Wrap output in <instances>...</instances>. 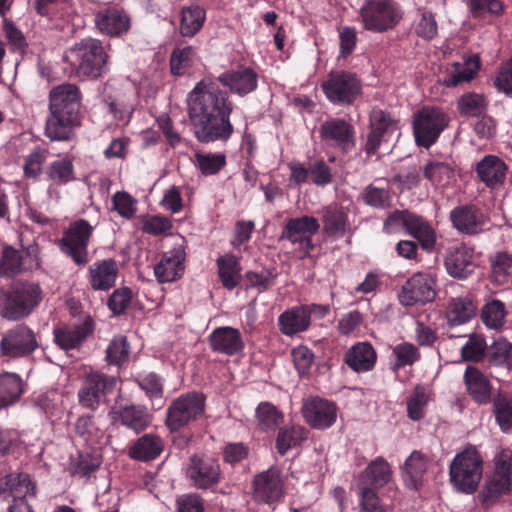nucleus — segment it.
<instances>
[{"instance_id": "a878e982", "label": "nucleus", "mask_w": 512, "mask_h": 512, "mask_svg": "<svg viewBox=\"0 0 512 512\" xmlns=\"http://www.w3.org/2000/svg\"><path fill=\"white\" fill-rule=\"evenodd\" d=\"M119 267L115 259L97 260L88 268L87 281L94 291H108L116 284Z\"/></svg>"}, {"instance_id": "bf43d9fd", "label": "nucleus", "mask_w": 512, "mask_h": 512, "mask_svg": "<svg viewBox=\"0 0 512 512\" xmlns=\"http://www.w3.org/2000/svg\"><path fill=\"white\" fill-rule=\"evenodd\" d=\"M309 180L316 186L325 187L333 182L332 168L323 160L309 163Z\"/></svg>"}, {"instance_id": "a211bd4d", "label": "nucleus", "mask_w": 512, "mask_h": 512, "mask_svg": "<svg viewBox=\"0 0 512 512\" xmlns=\"http://www.w3.org/2000/svg\"><path fill=\"white\" fill-rule=\"evenodd\" d=\"M96 28L109 37H121L131 28V18L128 12L117 3L101 6L95 13Z\"/></svg>"}, {"instance_id": "f3484780", "label": "nucleus", "mask_w": 512, "mask_h": 512, "mask_svg": "<svg viewBox=\"0 0 512 512\" xmlns=\"http://www.w3.org/2000/svg\"><path fill=\"white\" fill-rule=\"evenodd\" d=\"M319 135L328 147L342 153L350 152L356 145L354 126L343 118H331L324 121L319 128Z\"/></svg>"}, {"instance_id": "c03bdc74", "label": "nucleus", "mask_w": 512, "mask_h": 512, "mask_svg": "<svg viewBox=\"0 0 512 512\" xmlns=\"http://www.w3.org/2000/svg\"><path fill=\"white\" fill-rule=\"evenodd\" d=\"M206 11L199 5L185 6L180 13L179 32L183 37H193L204 25Z\"/></svg>"}, {"instance_id": "5701e85b", "label": "nucleus", "mask_w": 512, "mask_h": 512, "mask_svg": "<svg viewBox=\"0 0 512 512\" xmlns=\"http://www.w3.org/2000/svg\"><path fill=\"white\" fill-rule=\"evenodd\" d=\"M447 273L456 279H467L476 269L474 251L464 244L451 247L445 258Z\"/></svg>"}, {"instance_id": "8fccbe9b", "label": "nucleus", "mask_w": 512, "mask_h": 512, "mask_svg": "<svg viewBox=\"0 0 512 512\" xmlns=\"http://www.w3.org/2000/svg\"><path fill=\"white\" fill-rule=\"evenodd\" d=\"M257 425L264 432L275 431L283 422V413L270 402H261L256 408Z\"/></svg>"}, {"instance_id": "aec40b11", "label": "nucleus", "mask_w": 512, "mask_h": 512, "mask_svg": "<svg viewBox=\"0 0 512 512\" xmlns=\"http://www.w3.org/2000/svg\"><path fill=\"white\" fill-rule=\"evenodd\" d=\"M186 477L197 489L211 488L220 481V465L217 460L209 456L194 455L186 467Z\"/></svg>"}, {"instance_id": "774afa93", "label": "nucleus", "mask_w": 512, "mask_h": 512, "mask_svg": "<svg viewBox=\"0 0 512 512\" xmlns=\"http://www.w3.org/2000/svg\"><path fill=\"white\" fill-rule=\"evenodd\" d=\"M360 490L361 512H384L383 505L376 493L377 489L368 486H358Z\"/></svg>"}, {"instance_id": "9b49d317", "label": "nucleus", "mask_w": 512, "mask_h": 512, "mask_svg": "<svg viewBox=\"0 0 512 512\" xmlns=\"http://www.w3.org/2000/svg\"><path fill=\"white\" fill-rule=\"evenodd\" d=\"M326 98L335 105H350L361 93V82L348 71H332L321 83Z\"/></svg>"}, {"instance_id": "58836bf2", "label": "nucleus", "mask_w": 512, "mask_h": 512, "mask_svg": "<svg viewBox=\"0 0 512 512\" xmlns=\"http://www.w3.org/2000/svg\"><path fill=\"white\" fill-rule=\"evenodd\" d=\"M218 276L224 288L233 290L241 282V264L233 254H225L216 260Z\"/></svg>"}, {"instance_id": "37998d69", "label": "nucleus", "mask_w": 512, "mask_h": 512, "mask_svg": "<svg viewBox=\"0 0 512 512\" xmlns=\"http://www.w3.org/2000/svg\"><path fill=\"white\" fill-rule=\"evenodd\" d=\"M308 430L301 425H288L279 429L276 437V449L284 456L288 451L298 448L307 440Z\"/></svg>"}, {"instance_id": "c756f323", "label": "nucleus", "mask_w": 512, "mask_h": 512, "mask_svg": "<svg viewBox=\"0 0 512 512\" xmlns=\"http://www.w3.org/2000/svg\"><path fill=\"white\" fill-rule=\"evenodd\" d=\"M481 62L478 55L470 56L464 63L455 62L446 71L440 82L446 87H456L470 82L480 70Z\"/></svg>"}, {"instance_id": "09e8293b", "label": "nucleus", "mask_w": 512, "mask_h": 512, "mask_svg": "<svg viewBox=\"0 0 512 512\" xmlns=\"http://www.w3.org/2000/svg\"><path fill=\"white\" fill-rule=\"evenodd\" d=\"M491 280L498 285L507 284L512 277V254L496 252L490 256Z\"/></svg>"}, {"instance_id": "f8f14e48", "label": "nucleus", "mask_w": 512, "mask_h": 512, "mask_svg": "<svg viewBox=\"0 0 512 512\" xmlns=\"http://www.w3.org/2000/svg\"><path fill=\"white\" fill-rule=\"evenodd\" d=\"M369 131L363 150L366 154V160L377 155L382 143L390 141L391 137L399 130V121L391 116L390 113L373 108L369 114Z\"/></svg>"}, {"instance_id": "cd10ccee", "label": "nucleus", "mask_w": 512, "mask_h": 512, "mask_svg": "<svg viewBox=\"0 0 512 512\" xmlns=\"http://www.w3.org/2000/svg\"><path fill=\"white\" fill-rule=\"evenodd\" d=\"M37 348L35 334L24 324L8 330L0 342V352H33Z\"/></svg>"}, {"instance_id": "4d7b16f0", "label": "nucleus", "mask_w": 512, "mask_h": 512, "mask_svg": "<svg viewBox=\"0 0 512 512\" xmlns=\"http://www.w3.org/2000/svg\"><path fill=\"white\" fill-rule=\"evenodd\" d=\"M196 165L205 176L217 174L226 165V156L222 153H197Z\"/></svg>"}, {"instance_id": "7ed1b4c3", "label": "nucleus", "mask_w": 512, "mask_h": 512, "mask_svg": "<svg viewBox=\"0 0 512 512\" xmlns=\"http://www.w3.org/2000/svg\"><path fill=\"white\" fill-rule=\"evenodd\" d=\"M108 54L100 40L85 38L71 47L64 60L69 64L70 73L81 79H95L107 70Z\"/></svg>"}, {"instance_id": "de8ad7c7", "label": "nucleus", "mask_w": 512, "mask_h": 512, "mask_svg": "<svg viewBox=\"0 0 512 512\" xmlns=\"http://www.w3.org/2000/svg\"><path fill=\"white\" fill-rule=\"evenodd\" d=\"M507 314L506 305L499 299H492L481 308L480 318L487 328L500 330L506 323Z\"/></svg>"}, {"instance_id": "2f4dec72", "label": "nucleus", "mask_w": 512, "mask_h": 512, "mask_svg": "<svg viewBox=\"0 0 512 512\" xmlns=\"http://www.w3.org/2000/svg\"><path fill=\"white\" fill-rule=\"evenodd\" d=\"M405 232L413 237L424 251L428 253L434 251L437 234L430 222L423 216L413 212Z\"/></svg>"}, {"instance_id": "f03ea898", "label": "nucleus", "mask_w": 512, "mask_h": 512, "mask_svg": "<svg viewBox=\"0 0 512 512\" xmlns=\"http://www.w3.org/2000/svg\"><path fill=\"white\" fill-rule=\"evenodd\" d=\"M81 92L70 83L58 85L49 93V115L45 135L52 141H70L81 124Z\"/></svg>"}, {"instance_id": "bb28decb", "label": "nucleus", "mask_w": 512, "mask_h": 512, "mask_svg": "<svg viewBox=\"0 0 512 512\" xmlns=\"http://www.w3.org/2000/svg\"><path fill=\"white\" fill-rule=\"evenodd\" d=\"M323 224L322 233L328 239L338 240L344 237L349 227L348 213L337 204H330L320 211Z\"/></svg>"}, {"instance_id": "13d9d810", "label": "nucleus", "mask_w": 512, "mask_h": 512, "mask_svg": "<svg viewBox=\"0 0 512 512\" xmlns=\"http://www.w3.org/2000/svg\"><path fill=\"white\" fill-rule=\"evenodd\" d=\"M48 157V150L42 147H35L25 158L23 166L26 178L36 179L42 172L43 164Z\"/></svg>"}, {"instance_id": "423d86ee", "label": "nucleus", "mask_w": 512, "mask_h": 512, "mask_svg": "<svg viewBox=\"0 0 512 512\" xmlns=\"http://www.w3.org/2000/svg\"><path fill=\"white\" fill-rule=\"evenodd\" d=\"M360 16L366 30L382 33L398 25L403 11L394 0H366L360 8Z\"/></svg>"}, {"instance_id": "052dcab7", "label": "nucleus", "mask_w": 512, "mask_h": 512, "mask_svg": "<svg viewBox=\"0 0 512 512\" xmlns=\"http://www.w3.org/2000/svg\"><path fill=\"white\" fill-rule=\"evenodd\" d=\"M276 277L275 269H262L260 272L247 271L245 273L247 286L256 288L259 292L270 289L274 285Z\"/></svg>"}, {"instance_id": "0e129e2a", "label": "nucleus", "mask_w": 512, "mask_h": 512, "mask_svg": "<svg viewBox=\"0 0 512 512\" xmlns=\"http://www.w3.org/2000/svg\"><path fill=\"white\" fill-rule=\"evenodd\" d=\"M415 33L425 40H432L438 35V25L433 12L421 11L420 18L415 24Z\"/></svg>"}, {"instance_id": "49530a36", "label": "nucleus", "mask_w": 512, "mask_h": 512, "mask_svg": "<svg viewBox=\"0 0 512 512\" xmlns=\"http://www.w3.org/2000/svg\"><path fill=\"white\" fill-rule=\"evenodd\" d=\"M198 60L197 48L194 46H177L170 56V70L174 76H183Z\"/></svg>"}, {"instance_id": "0eeeda50", "label": "nucleus", "mask_w": 512, "mask_h": 512, "mask_svg": "<svg viewBox=\"0 0 512 512\" xmlns=\"http://www.w3.org/2000/svg\"><path fill=\"white\" fill-rule=\"evenodd\" d=\"M449 116L438 107L424 106L413 115V135L419 147L429 149L449 124Z\"/></svg>"}, {"instance_id": "dca6fc26", "label": "nucleus", "mask_w": 512, "mask_h": 512, "mask_svg": "<svg viewBox=\"0 0 512 512\" xmlns=\"http://www.w3.org/2000/svg\"><path fill=\"white\" fill-rule=\"evenodd\" d=\"M116 386L115 377L92 372L85 377L78 391L79 404L94 411L105 400L107 394L116 389Z\"/></svg>"}, {"instance_id": "f257e3e1", "label": "nucleus", "mask_w": 512, "mask_h": 512, "mask_svg": "<svg viewBox=\"0 0 512 512\" xmlns=\"http://www.w3.org/2000/svg\"><path fill=\"white\" fill-rule=\"evenodd\" d=\"M218 82L231 93L244 97L257 89L258 74L251 67L241 65L236 70L223 72L217 79L203 78L189 93L188 114L194 135L205 144L226 142L234 133L230 120L234 104Z\"/></svg>"}, {"instance_id": "f704fd0d", "label": "nucleus", "mask_w": 512, "mask_h": 512, "mask_svg": "<svg viewBox=\"0 0 512 512\" xmlns=\"http://www.w3.org/2000/svg\"><path fill=\"white\" fill-rule=\"evenodd\" d=\"M305 311L303 305H299L280 314L278 318L280 331L285 335L292 336L308 330L311 323Z\"/></svg>"}, {"instance_id": "ddd939ff", "label": "nucleus", "mask_w": 512, "mask_h": 512, "mask_svg": "<svg viewBox=\"0 0 512 512\" xmlns=\"http://www.w3.org/2000/svg\"><path fill=\"white\" fill-rule=\"evenodd\" d=\"M319 229V220L313 216L289 218L282 229L280 240H287L297 246L303 257H307L315 249L312 237Z\"/></svg>"}, {"instance_id": "5fc2aeb1", "label": "nucleus", "mask_w": 512, "mask_h": 512, "mask_svg": "<svg viewBox=\"0 0 512 512\" xmlns=\"http://www.w3.org/2000/svg\"><path fill=\"white\" fill-rule=\"evenodd\" d=\"M431 392L428 388L417 385L407 400V414L413 421L421 420L425 416V409L430 399Z\"/></svg>"}, {"instance_id": "4468645a", "label": "nucleus", "mask_w": 512, "mask_h": 512, "mask_svg": "<svg viewBox=\"0 0 512 512\" xmlns=\"http://www.w3.org/2000/svg\"><path fill=\"white\" fill-rule=\"evenodd\" d=\"M437 277L431 272H416L401 288L399 301L402 305L412 306L432 302L436 295Z\"/></svg>"}, {"instance_id": "6e6d98bb", "label": "nucleus", "mask_w": 512, "mask_h": 512, "mask_svg": "<svg viewBox=\"0 0 512 512\" xmlns=\"http://www.w3.org/2000/svg\"><path fill=\"white\" fill-rule=\"evenodd\" d=\"M10 491L9 494L13 497L14 502L25 499L27 496H35L36 486L31 481L28 474H10Z\"/></svg>"}, {"instance_id": "680f3d73", "label": "nucleus", "mask_w": 512, "mask_h": 512, "mask_svg": "<svg viewBox=\"0 0 512 512\" xmlns=\"http://www.w3.org/2000/svg\"><path fill=\"white\" fill-rule=\"evenodd\" d=\"M132 297L133 293L129 287H120L109 296L107 306L114 315H122L130 306Z\"/></svg>"}, {"instance_id": "c85d7f7f", "label": "nucleus", "mask_w": 512, "mask_h": 512, "mask_svg": "<svg viewBox=\"0 0 512 512\" xmlns=\"http://www.w3.org/2000/svg\"><path fill=\"white\" fill-rule=\"evenodd\" d=\"M94 330V321L91 317L77 325L63 327L54 331L55 342L63 350L77 348Z\"/></svg>"}, {"instance_id": "a19ab883", "label": "nucleus", "mask_w": 512, "mask_h": 512, "mask_svg": "<svg viewBox=\"0 0 512 512\" xmlns=\"http://www.w3.org/2000/svg\"><path fill=\"white\" fill-rule=\"evenodd\" d=\"M423 176L435 188H446L455 179V170L450 163L429 160L423 166Z\"/></svg>"}, {"instance_id": "72a5a7b5", "label": "nucleus", "mask_w": 512, "mask_h": 512, "mask_svg": "<svg viewBox=\"0 0 512 512\" xmlns=\"http://www.w3.org/2000/svg\"><path fill=\"white\" fill-rule=\"evenodd\" d=\"M391 478V469L383 457H377L360 474L358 486H368L379 489L386 485Z\"/></svg>"}, {"instance_id": "9d476101", "label": "nucleus", "mask_w": 512, "mask_h": 512, "mask_svg": "<svg viewBox=\"0 0 512 512\" xmlns=\"http://www.w3.org/2000/svg\"><path fill=\"white\" fill-rule=\"evenodd\" d=\"M205 410V396L189 392L179 396L169 405L165 424L170 431H177L201 417Z\"/></svg>"}, {"instance_id": "6e6552de", "label": "nucleus", "mask_w": 512, "mask_h": 512, "mask_svg": "<svg viewBox=\"0 0 512 512\" xmlns=\"http://www.w3.org/2000/svg\"><path fill=\"white\" fill-rule=\"evenodd\" d=\"M94 227L86 219L72 222L64 231L57 245L66 256L78 266H85L88 261V246Z\"/></svg>"}, {"instance_id": "6ab92c4d", "label": "nucleus", "mask_w": 512, "mask_h": 512, "mask_svg": "<svg viewBox=\"0 0 512 512\" xmlns=\"http://www.w3.org/2000/svg\"><path fill=\"white\" fill-rule=\"evenodd\" d=\"M284 494V480L277 467H270L255 476L253 495L256 501L274 506L283 499Z\"/></svg>"}, {"instance_id": "39448f33", "label": "nucleus", "mask_w": 512, "mask_h": 512, "mask_svg": "<svg viewBox=\"0 0 512 512\" xmlns=\"http://www.w3.org/2000/svg\"><path fill=\"white\" fill-rule=\"evenodd\" d=\"M483 475V459L474 446L457 453L449 466L450 483L464 494L474 493Z\"/></svg>"}, {"instance_id": "a18cd8bd", "label": "nucleus", "mask_w": 512, "mask_h": 512, "mask_svg": "<svg viewBox=\"0 0 512 512\" xmlns=\"http://www.w3.org/2000/svg\"><path fill=\"white\" fill-rule=\"evenodd\" d=\"M359 199L371 208L386 210L392 207L393 196L388 186L379 187L371 183L364 187L359 195Z\"/></svg>"}, {"instance_id": "69168bd1", "label": "nucleus", "mask_w": 512, "mask_h": 512, "mask_svg": "<svg viewBox=\"0 0 512 512\" xmlns=\"http://www.w3.org/2000/svg\"><path fill=\"white\" fill-rule=\"evenodd\" d=\"M412 213L407 209L394 210L384 220L383 231L387 234L395 233L401 229L406 231Z\"/></svg>"}, {"instance_id": "79ce46f5", "label": "nucleus", "mask_w": 512, "mask_h": 512, "mask_svg": "<svg viewBox=\"0 0 512 512\" xmlns=\"http://www.w3.org/2000/svg\"><path fill=\"white\" fill-rule=\"evenodd\" d=\"M163 447V441L158 435L145 434L129 448V456L139 461L152 460L160 455Z\"/></svg>"}, {"instance_id": "e2e57ef3", "label": "nucleus", "mask_w": 512, "mask_h": 512, "mask_svg": "<svg viewBox=\"0 0 512 512\" xmlns=\"http://www.w3.org/2000/svg\"><path fill=\"white\" fill-rule=\"evenodd\" d=\"M113 209L125 218L132 219L137 211V201L128 192L117 191L112 197Z\"/></svg>"}, {"instance_id": "e433bc0d", "label": "nucleus", "mask_w": 512, "mask_h": 512, "mask_svg": "<svg viewBox=\"0 0 512 512\" xmlns=\"http://www.w3.org/2000/svg\"><path fill=\"white\" fill-rule=\"evenodd\" d=\"M210 343L216 352H241L244 343L239 330L232 327H219L210 335Z\"/></svg>"}, {"instance_id": "2eb2a0df", "label": "nucleus", "mask_w": 512, "mask_h": 512, "mask_svg": "<svg viewBox=\"0 0 512 512\" xmlns=\"http://www.w3.org/2000/svg\"><path fill=\"white\" fill-rule=\"evenodd\" d=\"M452 227L460 234L476 236L487 230L489 217L474 203L454 207L449 213Z\"/></svg>"}, {"instance_id": "20e7f679", "label": "nucleus", "mask_w": 512, "mask_h": 512, "mask_svg": "<svg viewBox=\"0 0 512 512\" xmlns=\"http://www.w3.org/2000/svg\"><path fill=\"white\" fill-rule=\"evenodd\" d=\"M42 289L37 283L18 281L10 290L0 291V315L8 320L27 317L39 305Z\"/></svg>"}, {"instance_id": "1a4fd4ad", "label": "nucleus", "mask_w": 512, "mask_h": 512, "mask_svg": "<svg viewBox=\"0 0 512 512\" xmlns=\"http://www.w3.org/2000/svg\"><path fill=\"white\" fill-rule=\"evenodd\" d=\"M494 463V471L482 490V500L486 505L495 503L500 496L512 491V450L500 451Z\"/></svg>"}, {"instance_id": "4c0bfd02", "label": "nucleus", "mask_w": 512, "mask_h": 512, "mask_svg": "<svg viewBox=\"0 0 512 512\" xmlns=\"http://www.w3.org/2000/svg\"><path fill=\"white\" fill-rule=\"evenodd\" d=\"M428 468V459L419 451H413L404 463L402 477L407 487L418 489Z\"/></svg>"}, {"instance_id": "393cba45", "label": "nucleus", "mask_w": 512, "mask_h": 512, "mask_svg": "<svg viewBox=\"0 0 512 512\" xmlns=\"http://www.w3.org/2000/svg\"><path fill=\"white\" fill-rule=\"evenodd\" d=\"M186 253L181 246L165 252L154 266V275L161 284L178 280L184 274Z\"/></svg>"}, {"instance_id": "7c9ffc66", "label": "nucleus", "mask_w": 512, "mask_h": 512, "mask_svg": "<svg viewBox=\"0 0 512 512\" xmlns=\"http://www.w3.org/2000/svg\"><path fill=\"white\" fill-rule=\"evenodd\" d=\"M405 232L413 237L424 251L428 253L434 251L437 234L430 222L423 216L413 212Z\"/></svg>"}, {"instance_id": "3c124183", "label": "nucleus", "mask_w": 512, "mask_h": 512, "mask_svg": "<svg viewBox=\"0 0 512 512\" xmlns=\"http://www.w3.org/2000/svg\"><path fill=\"white\" fill-rule=\"evenodd\" d=\"M22 272L21 252L10 245H4L0 256V277L10 279Z\"/></svg>"}, {"instance_id": "603ef678", "label": "nucleus", "mask_w": 512, "mask_h": 512, "mask_svg": "<svg viewBox=\"0 0 512 512\" xmlns=\"http://www.w3.org/2000/svg\"><path fill=\"white\" fill-rule=\"evenodd\" d=\"M46 174L49 180L58 185H64L75 180L74 165L72 159L66 156L53 161L48 166Z\"/></svg>"}, {"instance_id": "4be33fe9", "label": "nucleus", "mask_w": 512, "mask_h": 512, "mask_svg": "<svg viewBox=\"0 0 512 512\" xmlns=\"http://www.w3.org/2000/svg\"><path fill=\"white\" fill-rule=\"evenodd\" d=\"M117 403L109 411L113 424L122 425L136 433L149 425L151 417L146 407L134 404L122 406Z\"/></svg>"}, {"instance_id": "864d4df0", "label": "nucleus", "mask_w": 512, "mask_h": 512, "mask_svg": "<svg viewBox=\"0 0 512 512\" xmlns=\"http://www.w3.org/2000/svg\"><path fill=\"white\" fill-rule=\"evenodd\" d=\"M457 109L462 116L480 117L487 110V102L483 95L469 92L459 98Z\"/></svg>"}, {"instance_id": "ea45409f", "label": "nucleus", "mask_w": 512, "mask_h": 512, "mask_svg": "<svg viewBox=\"0 0 512 512\" xmlns=\"http://www.w3.org/2000/svg\"><path fill=\"white\" fill-rule=\"evenodd\" d=\"M467 391L471 398L479 403L486 404L491 399V385L477 369L467 366L464 374Z\"/></svg>"}, {"instance_id": "412c9836", "label": "nucleus", "mask_w": 512, "mask_h": 512, "mask_svg": "<svg viewBox=\"0 0 512 512\" xmlns=\"http://www.w3.org/2000/svg\"><path fill=\"white\" fill-rule=\"evenodd\" d=\"M301 412L305 422L317 430L330 428L337 419L336 404L318 396L305 399Z\"/></svg>"}, {"instance_id": "b1692460", "label": "nucleus", "mask_w": 512, "mask_h": 512, "mask_svg": "<svg viewBox=\"0 0 512 512\" xmlns=\"http://www.w3.org/2000/svg\"><path fill=\"white\" fill-rule=\"evenodd\" d=\"M508 169V165L500 157L486 155L477 163L475 172L486 187L499 190L505 184Z\"/></svg>"}, {"instance_id": "338daca9", "label": "nucleus", "mask_w": 512, "mask_h": 512, "mask_svg": "<svg viewBox=\"0 0 512 512\" xmlns=\"http://www.w3.org/2000/svg\"><path fill=\"white\" fill-rule=\"evenodd\" d=\"M496 421L503 432L512 430V400L499 398L494 402Z\"/></svg>"}, {"instance_id": "473e14b6", "label": "nucleus", "mask_w": 512, "mask_h": 512, "mask_svg": "<svg viewBox=\"0 0 512 512\" xmlns=\"http://www.w3.org/2000/svg\"><path fill=\"white\" fill-rule=\"evenodd\" d=\"M477 304L471 295L452 298L447 306L446 318L450 326L462 325L476 316Z\"/></svg>"}, {"instance_id": "c9c22d12", "label": "nucleus", "mask_w": 512, "mask_h": 512, "mask_svg": "<svg viewBox=\"0 0 512 512\" xmlns=\"http://www.w3.org/2000/svg\"><path fill=\"white\" fill-rule=\"evenodd\" d=\"M25 391L22 378L12 372L0 375V410L17 403Z\"/></svg>"}]
</instances>
